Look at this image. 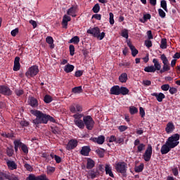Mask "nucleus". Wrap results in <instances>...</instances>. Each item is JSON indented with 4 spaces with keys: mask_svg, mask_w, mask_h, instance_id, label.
Returning <instances> with one entry per match:
<instances>
[{
    "mask_svg": "<svg viewBox=\"0 0 180 180\" xmlns=\"http://www.w3.org/2000/svg\"><path fill=\"white\" fill-rule=\"evenodd\" d=\"M82 110V106H81L79 104H73L70 107V111L71 113H75V115L72 116L74 119L73 122L75 126H77V127L81 130H84V129H85L84 120H81L82 117H84V115L81 113Z\"/></svg>",
    "mask_w": 180,
    "mask_h": 180,
    "instance_id": "obj_1",
    "label": "nucleus"
},
{
    "mask_svg": "<svg viewBox=\"0 0 180 180\" xmlns=\"http://www.w3.org/2000/svg\"><path fill=\"white\" fill-rule=\"evenodd\" d=\"M32 115H34V116H36V118L33 120L32 123L34 124H41L43 123L44 124H47L49 120V122H52V123L56 122V120H54V117L43 113L41 111L39 110H31Z\"/></svg>",
    "mask_w": 180,
    "mask_h": 180,
    "instance_id": "obj_2",
    "label": "nucleus"
},
{
    "mask_svg": "<svg viewBox=\"0 0 180 180\" xmlns=\"http://www.w3.org/2000/svg\"><path fill=\"white\" fill-rule=\"evenodd\" d=\"M87 33L89 34H92L94 37H96L99 40H103V38L105 37V32L101 33V30H99V27H98L88 30Z\"/></svg>",
    "mask_w": 180,
    "mask_h": 180,
    "instance_id": "obj_3",
    "label": "nucleus"
},
{
    "mask_svg": "<svg viewBox=\"0 0 180 180\" xmlns=\"http://www.w3.org/2000/svg\"><path fill=\"white\" fill-rule=\"evenodd\" d=\"M115 168L119 174H122L123 176H126V172H127V163L124 162H118L115 163Z\"/></svg>",
    "mask_w": 180,
    "mask_h": 180,
    "instance_id": "obj_4",
    "label": "nucleus"
},
{
    "mask_svg": "<svg viewBox=\"0 0 180 180\" xmlns=\"http://www.w3.org/2000/svg\"><path fill=\"white\" fill-rule=\"evenodd\" d=\"M83 122L84 127L86 126L87 130H92V129H94L95 121H94V119L91 115H83Z\"/></svg>",
    "mask_w": 180,
    "mask_h": 180,
    "instance_id": "obj_5",
    "label": "nucleus"
},
{
    "mask_svg": "<svg viewBox=\"0 0 180 180\" xmlns=\"http://www.w3.org/2000/svg\"><path fill=\"white\" fill-rule=\"evenodd\" d=\"M179 139H180V136L179 134H174L173 135H172L171 136H169L167 140L166 141V142H167L171 147H172L173 148H175V147H176V146H178V144H179Z\"/></svg>",
    "mask_w": 180,
    "mask_h": 180,
    "instance_id": "obj_6",
    "label": "nucleus"
},
{
    "mask_svg": "<svg viewBox=\"0 0 180 180\" xmlns=\"http://www.w3.org/2000/svg\"><path fill=\"white\" fill-rule=\"evenodd\" d=\"M160 60L162 62L163 66L162 69L160 70V74H164V72H166V71H169L171 70V67L169 66V62L168 61V58L165 56V54H162L160 56Z\"/></svg>",
    "mask_w": 180,
    "mask_h": 180,
    "instance_id": "obj_7",
    "label": "nucleus"
},
{
    "mask_svg": "<svg viewBox=\"0 0 180 180\" xmlns=\"http://www.w3.org/2000/svg\"><path fill=\"white\" fill-rule=\"evenodd\" d=\"M39 66L33 65L28 69L25 73V75L27 77V78H32L33 77H36V75L39 74Z\"/></svg>",
    "mask_w": 180,
    "mask_h": 180,
    "instance_id": "obj_8",
    "label": "nucleus"
},
{
    "mask_svg": "<svg viewBox=\"0 0 180 180\" xmlns=\"http://www.w3.org/2000/svg\"><path fill=\"white\" fill-rule=\"evenodd\" d=\"M151 155H153V146H151V145H148L144 154L143 155L144 161L148 162V161L151 160Z\"/></svg>",
    "mask_w": 180,
    "mask_h": 180,
    "instance_id": "obj_9",
    "label": "nucleus"
},
{
    "mask_svg": "<svg viewBox=\"0 0 180 180\" xmlns=\"http://www.w3.org/2000/svg\"><path fill=\"white\" fill-rule=\"evenodd\" d=\"M77 146H78V141L77 139H71L66 145V150L70 151V150H74Z\"/></svg>",
    "mask_w": 180,
    "mask_h": 180,
    "instance_id": "obj_10",
    "label": "nucleus"
},
{
    "mask_svg": "<svg viewBox=\"0 0 180 180\" xmlns=\"http://www.w3.org/2000/svg\"><path fill=\"white\" fill-rule=\"evenodd\" d=\"M172 148H174L172 146H171V145H169L167 141H166L165 144H164L162 146L160 153L162 155L168 154L169 153V151H171Z\"/></svg>",
    "mask_w": 180,
    "mask_h": 180,
    "instance_id": "obj_11",
    "label": "nucleus"
},
{
    "mask_svg": "<svg viewBox=\"0 0 180 180\" xmlns=\"http://www.w3.org/2000/svg\"><path fill=\"white\" fill-rule=\"evenodd\" d=\"M134 146H137V151L138 153H143L144 150H146V144L144 143H140V139H136L134 142Z\"/></svg>",
    "mask_w": 180,
    "mask_h": 180,
    "instance_id": "obj_12",
    "label": "nucleus"
},
{
    "mask_svg": "<svg viewBox=\"0 0 180 180\" xmlns=\"http://www.w3.org/2000/svg\"><path fill=\"white\" fill-rule=\"evenodd\" d=\"M0 94L11 96V95H12V91H11V89L6 86H0Z\"/></svg>",
    "mask_w": 180,
    "mask_h": 180,
    "instance_id": "obj_13",
    "label": "nucleus"
},
{
    "mask_svg": "<svg viewBox=\"0 0 180 180\" xmlns=\"http://www.w3.org/2000/svg\"><path fill=\"white\" fill-rule=\"evenodd\" d=\"M90 140L94 141V143H97V144H103L105 143V136L101 135L97 138H91Z\"/></svg>",
    "mask_w": 180,
    "mask_h": 180,
    "instance_id": "obj_14",
    "label": "nucleus"
},
{
    "mask_svg": "<svg viewBox=\"0 0 180 180\" xmlns=\"http://www.w3.org/2000/svg\"><path fill=\"white\" fill-rule=\"evenodd\" d=\"M105 171L106 175H109L111 178H115V174H113V172H112V166H110V165H105Z\"/></svg>",
    "mask_w": 180,
    "mask_h": 180,
    "instance_id": "obj_15",
    "label": "nucleus"
},
{
    "mask_svg": "<svg viewBox=\"0 0 180 180\" xmlns=\"http://www.w3.org/2000/svg\"><path fill=\"white\" fill-rule=\"evenodd\" d=\"M91 153V148L89 146H83L80 150V154L84 157H88Z\"/></svg>",
    "mask_w": 180,
    "mask_h": 180,
    "instance_id": "obj_16",
    "label": "nucleus"
},
{
    "mask_svg": "<svg viewBox=\"0 0 180 180\" xmlns=\"http://www.w3.org/2000/svg\"><path fill=\"white\" fill-rule=\"evenodd\" d=\"M6 164L8 169H11V171H13V169H17L18 168V165H16L13 160H7Z\"/></svg>",
    "mask_w": 180,
    "mask_h": 180,
    "instance_id": "obj_17",
    "label": "nucleus"
},
{
    "mask_svg": "<svg viewBox=\"0 0 180 180\" xmlns=\"http://www.w3.org/2000/svg\"><path fill=\"white\" fill-rule=\"evenodd\" d=\"M152 96H155L158 102H162V99H165V95L163 93H152Z\"/></svg>",
    "mask_w": 180,
    "mask_h": 180,
    "instance_id": "obj_18",
    "label": "nucleus"
},
{
    "mask_svg": "<svg viewBox=\"0 0 180 180\" xmlns=\"http://www.w3.org/2000/svg\"><path fill=\"white\" fill-rule=\"evenodd\" d=\"M19 61H20V58L18 56L15 57L14 60L13 71H19V70H20V63Z\"/></svg>",
    "mask_w": 180,
    "mask_h": 180,
    "instance_id": "obj_19",
    "label": "nucleus"
},
{
    "mask_svg": "<svg viewBox=\"0 0 180 180\" xmlns=\"http://www.w3.org/2000/svg\"><path fill=\"white\" fill-rule=\"evenodd\" d=\"M175 130V125H174V123L169 122L167 124L165 131L166 132L169 134V133H172Z\"/></svg>",
    "mask_w": 180,
    "mask_h": 180,
    "instance_id": "obj_20",
    "label": "nucleus"
},
{
    "mask_svg": "<svg viewBox=\"0 0 180 180\" xmlns=\"http://www.w3.org/2000/svg\"><path fill=\"white\" fill-rule=\"evenodd\" d=\"M111 95H120V86L116 85L110 89Z\"/></svg>",
    "mask_w": 180,
    "mask_h": 180,
    "instance_id": "obj_21",
    "label": "nucleus"
},
{
    "mask_svg": "<svg viewBox=\"0 0 180 180\" xmlns=\"http://www.w3.org/2000/svg\"><path fill=\"white\" fill-rule=\"evenodd\" d=\"M71 21V17L65 15L63 18L62 25H63V27L67 29V26H68V22Z\"/></svg>",
    "mask_w": 180,
    "mask_h": 180,
    "instance_id": "obj_22",
    "label": "nucleus"
},
{
    "mask_svg": "<svg viewBox=\"0 0 180 180\" xmlns=\"http://www.w3.org/2000/svg\"><path fill=\"white\" fill-rule=\"evenodd\" d=\"M127 73L126 72L121 74L119 77V81L120 82H122V84L127 82Z\"/></svg>",
    "mask_w": 180,
    "mask_h": 180,
    "instance_id": "obj_23",
    "label": "nucleus"
},
{
    "mask_svg": "<svg viewBox=\"0 0 180 180\" xmlns=\"http://www.w3.org/2000/svg\"><path fill=\"white\" fill-rule=\"evenodd\" d=\"M153 63L154 64L153 67L155 69V71H161V64L158 62V59L154 58L153 60Z\"/></svg>",
    "mask_w": 180,
    "mask_h": 180,
    "instance_id": "obj_24",
    "label": "nucleus"
},
{
    "mask_svg": "<svg viewBox=\"0 0 180 180\" xmlns=\"http://www.w3.org/2000/svg\"><path fill=\"white\" fill-rule=\"evenodd\" d=\"M94 167H95V162L92 159L89 158L87 160V165H86L87 169H92V168H94Z\"/></svg>",
    "mask_w": 180,
    "mask_h": 180,
    "instance_id": "obj_25",
    "label": "nucleus"
},
{
    "mask_svg": "<svg viewBox=\"0 0 180 180\" xmlns=\"http://www.w3.org/2000/svg\"><path fill=\"white\" fill-rule=\"evenodd\" d=\"M74 65H70V64H68L64 67V71L65 72H72V71H74Z\"/></svg>",
    "mask_w": 180,
    "mask_h": 180,
    "instance_id": "obj_26",
    "label": "nucleus"
},
{
    "mask_svg": "<svg viewBox=\"0 0 180 180\" xmlns=\"http://www.w3.org/2000/svg\"><path fill=\"white\" fill-rule=\"evenodd\" d=\"M76 9L75 7L70 8L67 11V15H69L70 16H72V18H75L77 15H75Z\"/></svg>",
    "mask_w": 180,
    "mask_h": 180,
    "instance_id": "obj_27",
    "label": "nucleus"
},
{
    "mask_svg": "<svg viewBox=\"0 0 180 180\" xmlns=\"http://www.w3.org/2000/svg\"><path fill=\"white\" fill-rule=\"evenodd\" d=\"M46 41L48 44H50V49H54V39H53V37H47Z\"/></svg>",
    "mask_w": 180,
    "mask_h": 180,
    "instance_id": "obj_28",
    "label": "nucleus"
},
{
    "mask_svg": "<svg viewBox=\"0 0 180 180\" xmlns=\"http://www.w3.org/2000/svg\"><path fill=\"white\" fill-rule=\"evenodd\" d=\"M30 105L32 108H37L39 103H37V100L32 97L30 99Z\"/></svg>",
    "mask_w": 180,
    "mask_h": 180,
    "instance_id": "obj_29",
    "label": "nucleus"
},
{
    "mask_svg": "<svg viewBox=\"0 0 180 180\" xmlns=\"http://www.w3.org/2000/svg\"><path fill=\"white\" fill-rule=\"evenodd\" d=\"M72 92L73 94H81V93H82V86H79L74 87L73 89H72Z\"/></svg>",
    "mask_w": 180,
    "mask_h": 180,
    "instance_id": "obj_30",
    "label": "nucleus"
},
{
    "mask_svg": "<svg viewBox=\"0 0 180 180\" xmlns=\"http://www.w3.org/2000/svg\"><path fill=\"white\" fill-rule=\"evenodd\" d=\"M145 72H155V68L154 65L147 66L144 68Z\"/></svg>",
    "mask_w": 180,
    "mask_h": 180,
    "instance_id": "obj_31",
    "label": "nucleus"
},
{
    "mask_svg": "<svg viewBox=\"0 0 180 180\" xmlns=\"http://www.w3.org/2000/svg\"><path fill=\"white\" fill-rule=\"evenodd\" d=\"M50 157L51 158H54L56 164H60V162H61V158L60 156L51 153L50 155Z\"/></svg>",
    "mask_w": 180,
    "mask_h": 180,
    "instance_id": "obj_32",
    "label": "nucleus"
},
{
    "mask_svg": "<svg viewBox=\"0 0 180 180\" xmlns=\"http://www.w3.org/2000/svg\"><path fill=\"white\" fill-rule=\"evenodd\" d=\"M129 94V90L126 87H120V95H127Z\"/></svg>",
    "mask_w": 180,
    "mask_h": 180,
    "instance_id": "obj_33",
    "label": "nucleus"
},
{
    "mask_svg": "<svg viewBox=\"0 0 180 180\" xmlns=\"http://www.w3.org/2000/svg\"><path fill=\"white\" fill-rule=\"evenodd\" d=\"M69 43H74V44H78L79 43V37L75 36L69 41Z\"/></svg>",
    "mask_w": 180,
    "mask_h": 180,
    "instance_id": "obj_34",
    "label": "nucleus"
},
{
    "mask_svg": "<svg viewBox=\"0 0 180 180\" xmlns=\"http://www.w3.org/2000/svg\"><path fill=\"white\" fill-rule=\"evenodd\" d=\"M88 176H90L91 179H94L96 176H98V172L94 170H91L88 172Z\"/></svg>",
    "mask_w": 180,
    "mask_h": 180,
    "instance_id": "obj_35",
    "label": "nucleus"
},
{
    "mask_svg": "<svg viewBox=\"0 0 180 180\" xmlns=\"http://www.w3.org/2000/svg\"><path fill=\"white\" fill-rule=\"evenodd\" d=\"M150 19H151V15H150L149 13L145 14L143 15V20L140 19V22H141V23H145V22H147V20Z\"/></svg>",
    "mask_w": 180,
    "mask_h": 180,
    "instance_id": "obj_36",
    "label": "nucleus"
},
{
    "mask_svg": "<svg viewBox=\"0 0 180 180\" xmlns=\"http://www.w3.org/2000/svg\"><path fill=\"white\" fill-rule=\"evenodd\" d=\"M41 157H42V158H45V160H46V161H47V162H49V161H50V155H49V153H47L46 152H41Z\"/></svg>",
    "mask_w": 180,
    "mask_h": 180,
    "instance_id": "obj_37",
    "label": "nucleus"
},
{
    "mask_svg": "<svg viewBox=\"0 0 180 180\" xmlns=\"http://www.w3.org/2000/svg\"><path fill=\"white\" fill-rule=\"evenodd\" d=\"M160 6L165 11V12H168V8H167V1L165 0H162L160 1Z\"/></svg>",
    "mask_w": 180,
    "mask_h": 180,
    "instance_id": "obj_38",
    "label": "nucleus"
},
{
    "mask_svg": "<svg viewBox=\"0 0 180 180\" xmlns=\"http://www.w3.org/2000/svg\"><path fill=\"white\" fill-rule=\"evenodd\" d=\"M130 50L133 57H136V56L139 54V51L136 49L135 46H131Z\"/></svg>",
    "mask_w": 180,
    "mask_h": 180,
    "instance_id": "obj_39",
    "label": "nucleus"
},
{
    "mask_svg": "<svg viewBox=\"0 0 180 180\" xmlns=\"http://www.w3.org/2000/svg\"><path fill=\"white\" fill-rule=\"evenodd\" d=\"M9 174H10V173L0 171V177L3 178L4 179H8L9 178Z\"/></svg>",
    "mask_w": 180,
    "mask_h": 180,
    "instance_id": "obj_40",
    "label": "nucleus"
},
{
    "mask_svg": "<svg viewBox=\"0 0 180 180\" xmlns=\"http://www.w3.org/2000/svg\"><path fill=\"white\" fill-rule=\"evenodd\" d=\"M158 11L159 13V16L161 17L162 19L165 18V16H167V14L165 13V11H164V10H162V8H159Z\"/></svg>",
    "mask_w": 180,
    "mask_h": 180,
    "instance_id": "obj_41",
    "label": "nucleus"
},
{
    "mask_svg": "<svg viewBox=\"0 0 180 180\" xmlns=\"http://www.w3.org/2000/svg\"><path fill=\"white\" fill-rule=\"evenodd\" d=\"M137 112H139V110L137 109V108L134 106L129 107V112L131 113V115H136Z\"/></svg>",
    "mask_w": 180,
    "mask_h": 180,
    "instance_id": "obj_42",
    "label": "nucleus"
},
{
    "mask_svg": "<svg viewBox=\"0 0 180 180\" xmlns=\"http://www.w3.org/2000/svg\"><path fill=\"white\" fill-rule=\"evenodd\" d=\"M92 11L94 13H98V12L101 11V6H99V4H95L92 8Z\"/></svg>",
    "mask_w": 180,
    "mask_h": 180,
    "instance_id": "obj_43",
    "label": "nucleus"
},
{
    "mask_svg": "<svg viewBox=\"0 0 180 180\" xmlns=\"http://www.w3.org/2000/svg\"><path fill=\"white\" fill-rule=\"evenodd\" d=\"M44 101L45 103H50L53 101V98H51V96H50L49 95H46L44 96Z\"/></svg>",
    "mask_w": 180,
    "mask_h": 180,
    "instance_id": "obj_44",
    "label": "nucleus"
},
{
    "mask_svg": "<svg viewBox=\"0 0 180 180\" xmlns=\"http://www.w3.org/2000/svg\"><path fill=\"white\" fill-rule=\"evenodd\" d=\"M144 169V165L141 164L139 166L135 167V172H141Z\"/></svg>",
    "mask_w": 180,
    "mask_h": 180,
    "instance_id": "obj_45",
    "label": "nucleus"
},
{
    "mask_svg": "<svg viewBox=\"0 0 180 180\" xmlns=\"http://www.w3.org/2000/svg\"><path fill=\"white\" fill-rule=\"evenodd\" d=\"M121 36L124 39H129V32L127 30H123L121 32Z\"/></svg>",
    "mask_w": 180,
    "mask_h": 180,
    "instance_id": "obj_46",
    "label": "nucleus"
},
{
    "mask_svg": "<svg viewBox=\"0 0 180 180\" xmlns=\"http://www.w3.org/2000/svg\"><path fill=\"white\" fill-rule=\"evenodd\" d=\"M160 49H167V39H162L161 40Z\"/></svg>",
    "mask_w": 180,
    "mask_h": 180,
    "instance_id": "obj_47",
    "label": "nucleus"
},
{
    "mask_svg": "<svg viewBox=\"0 0 180 180\" xmlns=\"http://www.w3.org/2000/svg\"><path fill=\"white\" fill-rule=\"evenodd\" d=\"M6 154L8 157H12V155H13V149L12 147L7 148Z\"/></svg>",
    "mask_w": 180,
    "mask_h": 180,
    "instance_id": "obj_48",
    "label": "nucleus"
},
{
    "mask_svg": "<svg viewBox=\"0 0 180 180\" xmlns=\"http://www.w3.org/2000/svg\"><path fill=\"white\" fill-rule=\"evenodd\" d=\"M1 134L3 137H6V139H12V137H13V134H7L6 132H2Z\"/></svg>",
    "mask_w": 180,
    "mask_h": 180,
    "instance_id": "obj_49",
    "label": "nucleus"
},
{
    "mask_svg": "<svg viewBox=\"0 0 180 180\" xmlns=\"http://www.w3.org/2000/svg\"><path fill=\"white\" fill-rule=\"evenodd\" d=\"M69 50H70V56H74V54H75V47L74 46V45L72 44L70 45Z\"/></svg>",
    "mask_w": 180,
    "mask_h": 180,
    "instance_id": "obj_50",
    "label": "nucleus"
},
{
    "mask_svg": "<svg viewBox=\"0 0 180 180\" xmlns=\"http://www.w3.org/2000/svg\"><path fill=\"white\" fill-rule=\"evenodd\" d=\"M169 92L171 94V95H174L178 92V89H176L175 87H169Z\"/></svg>",
    "mask_w": 180,
    "mask_h": 180,
    "instance_id": "obj_51",
    "label": "nucleus"
},
{
    "mask_svg": "<svg viewBox=\"0 0 180 180\" xmlns=\"http://www.w3.org/2000/svg\"><path fill=\"white\" fill-rule=\"evenodd\" d=\"M21 150L25 153V154H27V153H29V148H27V146L25 144L22 145Z\"/></svg>",
    "mask_w": 180,
    "mask_h": 180,
    "instance_id": "obj_52",
    "label": "nucleus"
},
{
    "mask_svg": "<svg viewBox=\"0 0 180 180\" xmlns=\"http://www.w3.org/2000/svg\"><path fill=\"white\" fill-rule=\"evenodd\" d=\"M14 147H22V145L23 143H22V141H20V140H15L14 141Z\"/></svg>",
    "mask_w": 180,
    "mask_h": 180,
    "instance_id": "obj_53",
    "label": "nucleus"
},
{
    "mask_svg": "<svg viewBox=\"0 0 180 180\" xmlns=\"http://www.w3.org/2000/svg\"><path fill=\"white\" fill-rule=\"evenodd\" d=\"M20 126H22V127H27V126H29V122L26 121V120H21L20 122Z\"/></svg>",
    "mask_w": 180,
    "mask_h": 180,
    "instance_id": "obj_54",
    "label": "nucleus"
},
{
    "mask_svg": "<svg viewBox=\"0 0 180 180\" xmlns=\"http://www.w3.org/2000/svg\"><path fill=\"white\" fill-rule=\"evenodd\" d=\"M8 180H19V177L14 175V174H10L8 175Z\"/></svg>",
    "mask_w": 180,
    "mask_h": 180,
    "instance_id": "obj_55",
    "label": "nucleus"
},
{
    "mask_svg": "<svg viewBox=\"0 0 180 180\" xmlns=\"http://www.w3.org/2000/svg\"><path fill=\"white\" fill-rule=\"evenodd\" d=\"M128 127L126 125H121L118 127V130H120V131L123 132V131H126V130H127Z\"/></svg>",
    "mask_w": 180,
    "mask_h": 180,
    "instance_id": "obj_56",
    "label": "nucleus"
},
{
    "mask_svg": "<svg viewBox=\"0 0 180 180\" xmlns=\"http://www.w3.org/2000/svg\"><path fill=\"white\" fill-rule=\"evenodd\" d=\"M18 33H19V28H15L11 31V34L15 37Z\"/></svg>",
    "mask_w": 180,
    "mask_h": 180,
    "instance_id": "obj_57",
    "label": "nucleus"
},
{
    "mask_svg": "<svg viewBox=\"0 0 180 180\" xmlns=\"http://www.w3.org/2000/svg\"><path fill=\"white\" fill-rule=\"evenodd\" d=\"M109 16H110V25H115V19H113L114 15H113L112 13H110Z\"/></svg>",
    "mask_w": 180,
    "mask_h": 180,
    "instance_id": "obj_58",
    "label": "nucleus"
},
{
    "mask_svg": "<svg viewBox=\"0 0 180 180\" xmlns=\"http://www.w3.org/2000/svg\"><path fill=\"white\" fill-rule=\"evenodd\" d=\"M96 153H97L101 158H102V157H103V155H105V154H104L105 151L103 150L97 149L96 150Z\"/></svg>",
    "mask_w": 180,
    "mask_h": 180,
    "instance_id": "obj_59",
    "label": "nucleus"
},
{
    "mask_svg": "<svg viewBox=\"0 0 180 180\" xmlns=\"http://www.w3.org/2000/svg\"><path fill=\"white\" fill-rule=\"evenodd\" d=\"M56 171V168L53 167H47V174H53Z\"/></svg>",
    "mask_w": 180,
    "mask_h": 180,
    "instance_id": "obj_60",
    "label": "nucleus"
},
{
    "mask_svg": "<svg viewBox=\"0 0 180 180\" xmlns=\"http://www.w3.org/2000/svg\"><path fill=\"white\" fill-rule=\"evenodd\" d=\"M169 84H163L161 86L162 91H169Z\"/></svg>",
    "mask_w": 180,
    "mask_h": 180,
    "instance_id": "obj_61",
    "label": "nucleus"
},
{
    "mask_svg": "<svg viewBox=\"0 0 180 180\" xmlns=\"http://www.w3.org/2000/svg\"><path fill=\"white\" fill-rule=\"evenodd\" d=\"M24 167L27 171H33V167H32V166L27 163H25Z\"/></svg>",
    "mask_w": 180,
    "mask_h": 180,
    "instance_id": "obj_62",
    "label": "nucleus"
},
{
    "mask_svg": "<svg viewBox=\"0 0 180 180\" xmlns=\"http://www.w3.org/2000/svg\"><path fill=\"white\" fill-rule=\"evenodd\" d=\"M145 46H146V47H148V49H150V47L153 46V43L150 40H146Z\"/></svg>",
    "mask_w": 180,
    "mask_h": 180,
    "instance_id": "obj_63",
    "label": "nucleus"
},
{
    "mask_svg": "<svg viewBox=\"0 0 180 180\" xmlns=\"http://www.w3.org/2000/svg\"><path fill=\"white\" fill-rule=\"evenodd\" d=\"M26 180H37V176H34V174H30Z\"/></svg>",
    "mask_w": 180,
    "mask_h": 180,
    "instance_id": "obj_64",
    "label": "nucleus"
}]
</instances>
